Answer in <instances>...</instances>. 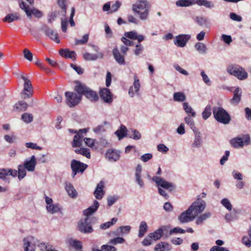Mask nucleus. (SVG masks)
Returning a JSON list of instances; mask_svg holds the SVG:
<instances>
[{
  "mask_svg": "<svg viewBox=\"0 0 251 251\" xmlns=\"http://www.w3.org/2000/svg\"><path fill=\"white\" fill-rule=\"evenodd\" d=\"M21 78L24 81L23 89L21 93V97L24 100L16 102L13 106V110L18 112L25 111L29 104L27 100L31 97V81L26 76L22 75Z\"/></svg>",
  "mask_w": 251,
  "mask_h": 251,
  "instance_id": "f257e3e1",
  "label": "nucleus"
},
{
  "mask_svg": "<svg viewBox=\"0 0 251 251\" xmlns=\"http://www.w3.org/2000/svg\"><path fill=\"white\" fill-rule=\"evenodd\" d=\"M25 169L29 171H31V158L25 161L24 165H20L18 167V171L15 170L9 169H0V179H5L8 176L13 177L18 176L19 180L23 178L26 175Z\"/></svg>",
  "mask_w": 251,
  "mask_h": 251,
  "instance_id": "f03ea898",
  "label": "nucleus"
},
{
  "mask_svg": "<svg viewBox=\"0 0 251 251\" xmlns=\"http://www.w3.org/2000/svg\"><path fill=\"white\" fill-rule=\"evenodd\" d=\"M74 90L81 95H84L91 101H96L99 100V96L96 92L92 90L85 84L78 81H75Z\"/></svg>",
  "mask_w": 251,
  "mask_h": 251,
  "instance_id": "7ed1b4c3",
  "label": "nucleus"
},
{
  "mask_svg": "<svg viewBox=\"0 0 251 251\" xmlns=\"http://www.w3.org/2000/svg\"><path fill=\"white\" fill-rule=\"evenodd\" d=\"M150 4L146 0H139L138 3L133 4V10L140 15L141 20L147 19L149 14Z\"/></svg>",
  "mask_w": 251,
  "mask_h": 251,
  "instance_id": "20e7f679",
  "label": "nucleus"
},
{
  "mask_svg": "<svg viewBox=\"0 0 251 251\" xmlns=\"http://www.w3.org/2000/svg\"><path fill=\"white\" fill-rule=\"evenodd\" d=\"M227 73L239 80H244L248 77V73L245 70L237 64H230L226 68Z\"/></svg>",
  "mask_w": 251,
  "mask_h": 251,
  "instance_id": "39448f33",
  "label": "nucleus"
},
{
  "mask_svg": "<svg viewBox=\"0 0 251 251\" xmlns=\"http://www.w3.org/2000/svg\"><path fill=\"white\" fill-rule=\"evenodd\" d=\"M213 114L214 118L220 123L226 125L231 120L229 114L222 107H214L213 109Z\"/></svg>",
  "mask_w": 251,
  "mask_h": 251,
  "instance_id": "423d86ee",
  "label": "nucleus"
},
{
  "mask_svg": "<svg viewBox=\"0 0 251 251\" xmlns=\"http://www.w3.org/2000/svg\"><path fill=\"white\" fill-rule=\"evenodd\" d=\"M66 97V104L70 107H74L78 104L82 100V96L80 94L73 92H66L65 93Z\"/></svg>",
  "mask_w": 251,
  "mask_h": 251,
  "instance_id": "0eeeda50",
  "label": "nucleus"
},
{
  "mask_svg": "<svg viewBox=\"0 0 251 251\" xmlns=\"http://www.w3.org/2000/svg\"><path fill=\"white\" fill-rule=\"evenodd\" d=\"M88 165L75 159L71 161V168L72 170V176L74 178L77 173H82L87 169Z\"/></svg>",
  "mask_w": 251,
  "mask_h": 251,
  "instance_id": "6e6552de",
  "label": "nucleus"
},
{
  "mask_svg": "<svg viewBox=\"0 0 251 251\" xmlns=\"http://www.w3.org/2000/svg\"><path fill=\"white\" fill-rule=\"evenodd\" d=\"M251 139L249 135L244 136L243 139L240 137H236L230 141L231 145L235 148L242 147L244 144L249 145L250 143Z\"/></svg>",
  "mask_w": 251,
  "mask_h": 251,
  "instance_id": "1a4fd4ad",
  "label": "nucleus"
},
{
  "mask_svg": "<svg viewBox=\"0 0 251 251\" xmlns=\"http://www.w3.org/2000/svg\"><path fill=\"white\" fill-rule=\"evenodd\" d=\"M78 228L80 232L84 233H90L93 231V228L90 224V220L85 218L80 221L78 224Z\"/></svg>",
  "mask_w": 251,
  "mask_h": 251,
  "instance_id": "9d476101",
  "label": "nucleus"
},
{
  "mask_svg": "<svg viewBox=\"0 0 251 251\" xmlns=\"http://www.w3.org/2000/svg\"><path fill=\"white\" fill-rule=\"evenodd\" d=\"M196 218V215H193L191 207L182 212L178 217V220L181 223H186L193 221Z\"/></svg>",
  "mask_w": 251,
  "mask_h": 251,
  "instance_id": "9b49d317",
  "label": "nucleus"
},
{
  "mask_svg": "<svg viewBox=\"0 0 251 251\" xmlns=\"http://www.w3.org/2000/svg\"><path fill=\"white\" fill-rule=\"evenodd\" d=\"M206 206L205 202L203 201H195L189 207H191L192 212L196 217L204 211Z\"/></svg>",
  "mask_w": 251,
  "mask_h": 251,
  "instance_id": "f8f14e48",
  "label": "nucleus"
},
{
  "mask_svg": "<svg viewBox=\"0 0 251 251\" xmlns=\"http://www.w3.org/2000/svg\"><path fill=\"white\" fill-rule=\"evenodd\" d=\"M152 180L155 182L157 186H159L166 189H168L170 191L174 190L175 188V186L172 183L166 181L160 177L154 176L152 178Z\"/></svg>",
  "mask_w": 251,
  "mask_h": 251,
  "instance_id": "ddd939ff",
  "label": "nucleus"
},
{
  "mask_svg": "<svg viewBox=\"0 0 251 251\" xmlns=\"http://www.w3.org/2000/svg\"><path fill=\"white\" fill-rule=\"evenodd\" d=\"M105 157L111 162H115L120 157V152L113 149L107 150L105 153Z\"/></svg>",
  "mask_w": 251,
  "mask_h": 251,
  "instance_id": "4468645a",
  "label": "nucleus"
},
{
  "mask_svg": "<svg viewBox=\"0 0 251 251\" xmlns=\"http://www.w3.org/2000/svg\"><path fill=\"white\" fill-rule=\"evenodd\" d=\"M133 78V86H130L128 90V94L131 97H133L135 94L138 93L141 86L140 82L137 74L134 75Z\"/></svg>",
  "mask_w": 251,
  "mask_h": 251,
  "instance_id": "2eb2a0df",
  "label": "nucleus"
},
{
  "mask_svg": "<svg viewBox=\"0 0 251 251\" xmlns=\"http://www.w3.org/2000/svg\"><path fill=\"white\" fill-rule=\"evenodd\" d=\"M190 38V35L186 34L179 35L176 37L174 43L177 47H184L185 46L186 43Z\"/></svg>",
  "mask_w": 251,
  "mask_h": 251,
  "instance_id": "dca6fc26",
  "label": "nucleus"
},
{
  "mask_svg": "<svg viewBox=\"0 0 251 251\" xmlns=\"http://www.w3.org/2000/svg\"><path fill=\"white\" fill-rule=\"evenodd\" d=\"M100 95V98L106 102L111 103L112 101V94L108 88H104L101 89Z\"/></svg>",
  "mask_w": 251,
  "mask_h": 251,
  "instance_id": "f3484780",
  "label": "nucleus"
},
{
  "mask_svg": "<svg viewBox=\"0 0 251 251\" xmlns=\"http://www.w3.org/2000/svg\"><path fill=\"white\" fill-rule=\"evenodd\" d=\"M44 30L47 36L50 39L53 40L57 43H60V40L58 37V34L56 33L53 29L45 26L44 27Z\"/></svg>",
  "mask_w": 251,
  "mask_h": 251,
  "instance_id": "a211bd4d",
  "label": "nucleus"
},
{
  "mask_svg": "<svg viewBox=\"0 0 251 251\" xmlns=\"http://www.w3.org/2000/svg\"><path fill=\"white\" fill-rule=\"evenodd\" d=\"M69 130L70 132L76 133L74 137L72 142V147L73 148L80 147L82 145L83 135H81L80 133L74 131L73 129H70Z\"/></svg>",
  "mask_w": 251,
  "mask_h": 251,
  "instance_id": "6ab92c4d",
  "label": "nucleus"
},
{
  "mask_svg": "<svg viewBox=\"0 0 251 251\" xmlns=\"http://www.w3.org/2000/svg\"><path fill=\"white\" fill-rule=\"evenodd\" d=\"M104 184L102 181L99 182L95 189L94 194L97 199L100 200L102 198L104 192L103 191Z\"/></svg>",
  "mask_w": 251,
  "mask_h": 251,
  "instance_id": "aec40b11",
  "label": "nucleus"
},
{
  "mask_svg": "<svg viewBox=\"0 0 251 251\" xmlns=\"http://www.w3.org/2000/svg\"><path fill=\"white\" fill-rule=\"evenodd\" d=\"M19 5L20 8L25 13L27 17H31V8L29 4L22 0H19Z\"/></svg>",
  "mask_w": 251,
  "mask_h": 251,
  "instance_id": "412c9836",
  "label": "nucleus"
},
{
  "mask_svg": "<svg viewBox=\"0 0 251 251\" xmlns=\"http://www.w3.org/2000/svg\"><path fill=\"white\" fill-rule=\"evenodd\" d=\"M113 55L116 62L120 65H125L126 63L124 56L121 54L119 50L115 48L113 50Z\"/></svg>",
  "mask_w": 251,
  "mask_h": 251,
  "instance_id": "4be33fe9",
  "label": "nucleus"
},
{
  "mask_svg": "<svg viewBox=\"0 0 251 251\" xmlns=\"http://www.w3.org/2000/svg\"><path fill=\"white\" fill-rule=\"evenodd\" d=\"M242 95L241 89L237 87L233 92V97L231 100V103L233 104H237L241 100Z\"/></svg>",
  "mask_w": 251,
  "mask_h": 251,
  "instance_id": "5701e85b",
  "label": "nucleus"
},
{
  "mask_svg": "<svg viewBox=\"0 0 251 251\" xmlns=\"http://www.w3.org/2000/svg\"><path fill=\"white\" fill-rule=\"evenodd\" d=\"M171 250V247L168 243L160 242L158 243L154 249V251H169Z\"/></svg>",
  "mask_w": 251,
  "mask_h": 251,
  "instance_id": "b1692460",
  "label": "nucleus"
},
{
  "mask_svg": "<svg viewBox=\"0 0 251 251\" xmlns=\"http://www.w3.org/2000/svg\"><path fill=\"white\" fill-rule=\"evenodd\" d=\"M65 190L67 192L69 196L72 198H75L76 197L77 195V193L76 190L74 188L73 185L69 182H66L65 183Z\"/></svg>",
  "mask_w": 251,
  "mask_h": 251,
  "instance_id": "393cba45",
  "label": "nucleus"
},
{
  "mask_svg": "<svg viewBox=\"0 0 251 251\" xmlns=\"http://www.w3.org/2000/svg\"><path fill=\"white\" fill-rule=\"evenodd\" d=\"M99 205L100 204L99 202L95 200L94 201L93 204L84 210L83 214L86 216L91 215L98 209Z\"/></svg>",
  "mask_w": 251,
  "mask_h": 251,
  "instance_id": "a878e982",
  "label": "nucleus"
},
{
  "mask_svg": "<svg viewBox=\"0 0 251 251\" xmlns=\"http://www.w3.org/2000/svg\"><path fill=\"white\" fill-rule=\"evenodd\" d=\"M61 56L66 58L75 59L76 54L74 51H70L68 49H62L59 51Z\"/></svg>",
  "mask_w": 251,
  "mask_h": 251,
  "instance_id": "bb28decb",
  "label": "nucleus"
},
{
  "mask_svg": "<svg viewBox=\"0 0 251 251\" xmlns=\"http://www.w3.org/2000/svg\"><path fill=\"white\" fill-rule=\"evenodd\" d=\"M163 234V229L162 228H160L153 232L150 233L149 236L152 241H155L160 239L162 237Z\"/></svg>",
  "mask_w": 251,
  "mask_h": 251,
  "instance_id": "cd10ccee",
  "label": "nucleus"
},
{
  "mask_svg": "<svg viewBox=\"0 0 251 251\" xmlns=\"http://www.w3.org/2000/svg\"><path fill=\"white\" fill-rule=\"evenodd\" d=\"M70 245L76 251H82V244L80 241L71 239L69 241Z\"/></svg>",
  "mask_w": 251,
  "mask_h": 251,
  "instance_id": "c85d7f7f",
  "label": "nucleus"
},
{
  "mask_svg": "<svg viewBox=\"0 0 251 251\" xmlns=\"http://www.w3.org/2000/svg\"><path fill=\"white\" fill-rule=\"evenodd\" d=\"M103 56V55L101 52H100L98 55L85 52L83 55L84 59L86 61L96 60L99 57L102 58Z\"/></svg>",
  "mask_w": 251,
  "mask_h": 251,
  "instance_id": "c756f323",
  "label": "nucleus"
},
{
  "mask_svg": "<svg viewBox=\"0 0 251 251\" xmlns=\"http://www.w3.org/2000/svg\"><path fill=\"white\" fill-rule=\"evenodd\" d=\"M148 225L145 221H142L139 226L138 237H142L148 230Z\"/></svg>",
  "mask_w": 251,
  "mask_h": 251,
  "instance_id": "7c9ffc66",
  "label": "nucleus"
},
{
  "mask_svg": "<svg viewBox=\"0 0 251 251\" xmlns=\"http://www.w3.org/2000/svg\"><path fill=\"white\" fill-rule=\"evenodd\" d=\"M126 132L127 129L126 127L122 125L120 126V128L116 131L115 134L118 137L119 139H121L126 136H127Z\"/></svg>",
  "mask_w": 251,
  "mask_h": 251,
  "instance_id": "2f4dec72",
  "label": "nucleus"
},
{
  "mask_svg": "<svg viewBox=\"0 0 251 251\" xmlns=\"http://www.w3.org/2000/svg\"><path fill=\"white\" fill-rule=\"evenodd\" d=\"M195 4V0H179L176 2V5L180 7H187Z\"/></svg>",
  "mask_w": 251,
  "mask_h": 251,
  "instance_id": "473e14b6",
  "label": "nucleus"
},
{
  "mask_svg": "<svg viewBox=\"0 0 251 251\" xmlns=\"http://www.w3.org/2000/svg\"><path fill=\"white\" fill-rule=\"evenodd\" d=\"M195 3L199 6H204L209 8L214 7V4L211 1L207 0H195Z\"/></svg>",
  "mask_w": 251,
  "mask_h": 251,
  "instance_id": "72a5a7b5",
  "label": "nucleus"
},
{
  "mask_svg": "<svg viewBox=\"0 0 251 251\" xmlns=\"http://www.w3.org/2000/svg\"><path fill=\"white\" fill-rule=\"evenodd\" d=\"M75 152L76 153L81 154L87 158L89 159L91 157L90 150L88 149L81 148L79 149L75 150Z\"/></svg>",
  "mask_w": 251,
  "mask_h": 251,
  "instance_id": "f704fd0d",
  "label": "nucleus"
},
{
  "mask_svg": "<svg viewBox=\"0 0 251 251\" xmlns=\"http://www.w3.org/2000/svg\"><path fill=\"white\" fill-rule=\"evenodd\" d=\"M47 211L51 213L54 214L60 211V208L59 204H52L46 206Z\"/></svg>",
  "mask_w": 251,
  "mask_h": 251,
  "instance_id": "c9c22d12",
  "label": "nucleus"
},
{
  "mask_svg": "<svg viewBox=\"0 0 251 251\" xmlns=\"http://www.w3.org/2000/svg\"><path fill=\"white\" fill-rule=\"evenodd\" d=\"M127 136L129 138H133L134 140H139L141 138V135L140 132L136 129H131L129 131L127 134Z\"/></svg>",
  "mask_w": 251,
  "mask_h": 251,
  "instance_id": "e433bc0d",
  "label": "nucleus"
},
{
  "mask_svg": "<svg viewBox=\"0 0 251 251\" xmlns=\"http://www.w3.org/2000/svg\"><path fill=\"white\" fill-rule=\"evenodd\" d=\"M183 109L186 112V113L188 114V116H191L193 117L196 116V113L192 109V108L190 106L187 102H184L183 103Z\"/></svg>",
  "mask_w": 251,
  "mask_h": 251,
  "instance_id": "4c0bfd02",
  "label": "nucleus"
},
{
  "mask_svg": "<svg viewBox=\"0 0 251 251\" xmlns=\"http://www.w3.org/2000/svg\"><path fill=\"white\" fill-rule=\"evenodd\" d=\"M173 98L176 101H184L186 100V96L182 92H176L174 94Z\"/></svg>",
  "mask_w": 251,
  "mask_h": 251,
  "instance_id": "58836bf2",
  "label": "nucleus"
},
{
  "mask_svg": "<svg viewBox=\"0 0 251 251\" xmlns=\"http://www.w3.org/2000/svg\"><path fill=\"white\" fill-rule=\"evenodd\" d=\"M19 16L17 14H11L7 15L3 19L4 22H7L8 23H11L15 20L19 19Z\"/></svg>",
  "mask_w": 251,
  "mask_h": 251,
  "instance_id": "ea45409f",
  "label": "nucleus"
},
{
  "mask_svg": "<svg viewBox=\"0 0 251 251\" xmlns=\"http://www.w3.org/2000/svg\"><path fill=\"white\" fill-rule=\"evenodd\" d=\"M195 48L201 53L204 54L206 51V46L202 43H197L195 45Z\"/></svg>",
  "mask_w": 251,
  "mask_h": 251,
  "instance_id": "a19ab883",
  "label": "nucleus"
},
{
  "mask_svg": "<svg viewBox=\"0 0 251 251\" xmlns=\"http://www.w3.org/2000/svg\"><path fill=\"white\" fill-rule=\"evenodd\" d=\"M130 229L131 227L129 226H121L117 228L116 231L118 234H127L129 232Z\"/></svg>",
  "mask_w": 251,
  "mask_h": 251,
  "instance_id": "79ce46f5",
  "label": "nucleus"
},
{
  "mask_svg": "<svg viewBox=\"0 0 251 251\" xmlns=\"http://www.w3.org/2000/svg\"><path fill=\"white\" fill-rule=\"evenodd\" d=\"M211 115V107L210 105H207L205 107L204 111L202 113V117L204 120L207 119Z\"/></svg>",
  "mask_w": 251,
  "mask_h": 251,
  "instance_id": "37998d69",
  "label": "nucleus"
},
{
  "mask_svg": "<svg viewBox=\"0 0 251 251\" xmlns=\"http://www.w3.org/2000/svg\"><path fill=\"white\" fill-rule=\"evenodd\" d=\"M31 238L27 236L23 239V247L25 251H30L28 247L30 246Z\"/></svg>",
  "mask_w": 251,
  "mask_h": 251,
  "instance_id": "c03bdc74",
  "label": "nucleus"
},
{
  "mask_svg": "<svg viewBox=\"0 0 251 251\" xmlns=\"http://www.w3.org/2000/svg\"><path fill=\"white\" fill-rule=\"evenodd\" d=\"M210 213L207 212L201 215L198 218L196 221L197 225L201 224L204 221L206 220L210 216Z\"/></svg>",
  "mask_w": 251,
  "mask_h": 251,
  "instance_id": "a18cd8bd",
  "label": "nucleus"
},
{
  "mask_svg": "<svg viewBox=\"0 0 251 251\" xmlns=\"http://www.w3.org/2000/svg\"><path fill=\"white\" fill-rule=\"evenodd\" d=\"M201 143V139L200 136V133H196L195 134V138L194 140V142L192 144V146L193 147L198 148L200 147Z\"/></svg>",
  "mask_w": 251,
  "mask_h": 251,
  "instance_id": "49530a36",
  "label": "nucleus"
},
{
  "mask_svg": "<svg viewBox=\"0 0 251 251\" xmlns=\"http://www.w3.org/2000/svg\"><path fill=\"white\" fill-rule=\"evenodd\" d=\"M21 120L26 124L31 122V115L28 113H24L22 115Z\"/></svg>",
  "mask_w": 251,
  "mask_h": 251,
  "instance_id": "de8ad7c7",
  "label": "nucleus"
},
{
  "mask_svg": "<svg viewBox=\"0 0 251 251\" xmlns=\"http://www.w3.org/2000/svg\"><path fill=\"white\" fill-rule=\"evenodd\" d=\"M125 241V240L123 237H118L111 239L109 241V243L116 245L117 244H122L124 243Z\"/></svg>",
  "mask_w": 251,
  "mask_h": 251,
  "instance_id": "09e8293b",
  "label": "nucleus"
},
{
  "mask_svg": "<svg viewBox=\"0 0 251 251\" xmlns=\"http://www.w3.org/2000/svg\"><path fill=\"white\" fill-rule=\"evenodd\" d=\"M4 140L9 143H13L15 142L17 137L14 134L11 135H5L4 136Z\"/></svg>",
  "mask_w": 251,
  "mask_h": 251,
  "instance_id": "8fccbe9b",
  "label": "nucleus"
},
{
  "mask_svg": "<svg viewBox=\"0 0 251 251\" xmlns=\"http://www.w3.org/2000/svg\"><path fill=\"white\" fill-rule=\"evenodd\" d=\"M83 141H84L86 146L91 148H93L95 146V141L93 139L90 138H85L83 139Z\"/></svg>",
  "mask_w": 251,
  "mask_h": 251,
  "instance_id": "3c124183",
  "label": "nucleus"
},
{
  "mask_svg": "<svg viewBox=\"0 0 251 251\" xmlns=\"http://www.w3.org/2000/svg\"><path fill=\"white\" fill-rule=\"evenodd\" d=\"M221 203L229 211L232 209V205L227 199L225 198L223 199L221 201Z\"/></svg>",
  "mask_w": 251,
  "mask_h": 251,
  "instance_id": "603ef678",
  "label": "nucleus"
},
{
  "mask_svg": "<svg viewBox=\"0 0 251 251\" xmlns=\"http://www.w3.org/2000/svg\"><path fill=\"white\" fill-rule=\"evenodd\" d=\"M190 116H188L185 118V121L186 123L189 125L192 129L194 131V129L195 128V123L194 120L190 117Z\"/></svg>",
  "mask_w": 251,
  "mask_h": 251,
  "instance_id": "864d4df0",
  "label": "nucleus"
},
{
  "mask_svg": "<svg viewBox=\"0 0 251 251\" xmlns=\"http://www.w3.org/2000/svg\"><path fill=\"white\" fill-rule=\"evenodd\" d=\"M59 14L58 12L55 11L54 12L50 13L48 15V21L50 23H51L57 17L58 14Z\"/></svg>",
  "mask_w": 251,
  "mask_h": 251,
  "instance_id": "5fc2aeb1",
  "label": "nucleus"
},
{
  "mask_svg": "<svg viewBox=\"0 0 251 251\" xmlns=\"http://www.w3.org/2000/svg\"><path fill=\"white\" fill-rule=\"evenodd\" d=\"M137 33L134 31L126 32L125 33V36L131 39L135 40Z\"/></svg>",
  "mask_w": 251,
  "mask_h": 251,
  "instance_id": "6e6d98bb",
  "label": "nucleus"
},
{
  "mask_svg": "<svg viewBox=\"0 0 251 251\" xmlns=\"http://www.w3.org/2000/svg\"><path fill=\"white\" fill-rule=\"evenodd\" d=\"M23 54L24 57L26 59L29 61H31V52L28 49H24L23 50Z\"/></svg>",
  "mask_w": 251,
  "mask_h": 251,
  "instance_id": "4d7b16f0",
  "label": "nucleus"
},
{
  "mask_svg": "<svg viewBox=\"0 0 251 251\" xmlns=\"http://www.w3.org/2000/svg\"><path fill=\"white\" fill-rule=\"evenodd\" d=\"M32 15L34 16L36 18L39 19L43 16V14L38 9L32 8Z\"/></svg>",
  "mask_w": 251,
  "mask_h": 251,
  "instance_id": "13d9d810",
  "label": "nucleus"
},
{
  "mask_svg": "<svg viewBox=\"0 0 251 251\" xmlns=\"http://www.w3.org/2000/svg\"><path fill=\"white\" fill-rule=\"evenodd\" d=\"M185 233V230L179 227H175L170 231V235L172 234L173 233Z\"/></svg>",
  "mask_w": 251,
  "mask_h": 251,
  "instance_id": "bf43d9fd",
  "label": "nucleus"
},
{
  "mask_svg": "<svg viewBox=\"0 0 251 251\" xmlns=\"http://www.w3.org/2000/svg\"><path fill=\"white\" fill-rule=\"evenodd\" d=\"M101 249L103 251H116L117 249L114 246L103 245L101 247Z\"/></svg>",
  "mask_w": 251,
  "mask_h": 251,
  "instance_id": "052dcab7",
  "label": "nucleus"
},
{
  "mask_svg": "<svg viewBox=\"0 0 251 251\" xmlns=\"http://www.w3.org/2000/svg\"><path fill=\"white\" fill-rule=\"evenodd\" d=\"M89 39V36L88 34H85L83 36L82 39L80 40H76V44H84L86 43Z\"/></svg>",
  "mask_w": 251,
  "mask_h": 251,
  "instance_id": "680f3d73",
  "label": "nucleus"
},
{
  "mask_svg": "<svg viewBox=\"0 0 251 251\" xmlns=\"http://www.w3.org/2000/svg\"><path fill=\"white\" fill-rule=\"evenodd\" d=\"M107 200L108 206H111L117 201L118 198L115 196H110L108 197Z\"/></svg>",
  "mask_w": 251,
  "mask_h": 251,
  "instance_id": "e2e57ef3",
  "label": "nucleus"
},
{
  "mask_svg": "<svg viewBox=\"0 0 251 251\" xmlns=\"http://www.w3.org/2000/svg\"><path fill=\"white\" fill-rule=\"evenodd\" d=\"M121 5V3L119 1H116L115 3L111 6V12H115L118 10Z\"/></svg>",
  "mask_w": 251,
  "mask_h": 251,
  "instance_id": "0e129e2a",
  "label": "nucleus"
},
{
  "mask_svg": "<svg viewBox=\"0 0 251 251\" xmlns=\"http://www.w3.org/2000/svg\"><path fill=\"white\" fill-rule=\"evenodd\" d=\"M229 16L231 19L235 21L241 22L242 20L240 16L237 15L234 13H230Z\"/></svg>",
  "mask_w": 251,
  "mask_h": 251,
  "instance_id": "69168bd1",
  "label": "nucleus"
},
{
  "mask_svg": "<svg viewBox=\"0 0 251 251\" xmlns=\"http://www.w3.org/2000/svg\"><path fill=\"white\" fill-rule=\"evenodd\" d=\"M143 50V48L140 43H138L136 45V49L134 50V54L136 55H139Z\"/></svg>",
  "mask_w": 251,
  "mask_h": 251,
  "instance_id": "338daca9",
  "label": "nucleus"
},
{
  "mask_svg": "<svg viewBox=\"0 0 251 251\" xmlns=\"http://www.w3.org/2000/svg\"><path fill=\"white\" fill-rule=\"evenodd\" d=\"M210 251H229V250L224 247L219 246H213L210 250Z\"/></svg>",
  "mask_w": 251,
  "mask_h": 251,
  "instance_id": "774afa93",
  "label": "nucleus"
}]
</instances>
